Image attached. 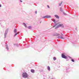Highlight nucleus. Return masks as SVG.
Masks as SVG:
<instances>
[{
	"label": "nucleus",
	"instance_id": "nucleus-1",
	"mask_svg": "<svg viewBox=\"0 0 79 79\" xmlns=\"http://www.w3.org/2000/svg\"><path fill=\"white\" fill-rule=\"evenodd\" d=\"M23 77L27 78L28 77V75L26 73H23L22 74Z\"/></svg>",
	"mask_w": 79,
	"mask_h": 79
},
{
	"label": "nucleus",
	"instance_id": "nucleus-2",
	"mask_svg": "<svg viewBox=\"0 0 79 79\" xmlns=\"http://www.w3.org/2000/svg\"><path fill=\"white\" fill-rule=\"evenodd\" d=\"M62 58H65V59H66V58H67L64 54H62Z\"/></svg>",
	"mask_w": 79,
	"mask_h": 79
},
{
	"label": "nucleus",
	"instance_id": "nucleus-3",
	"mask_svg": "<svg viewBox=\"0 0 79 79\" xmlns=\"http://www.w3.org/2000/svg\"><path fill=\"white\" fill-rule=\"evenodd\" d=\"M64 27V26L63 24H60L57 26V27Z\"/></svg>",
	"mask_w": 79,
	"mask_h": 79
},
{
	"label": "nucleus",
	"instance_id": "nucleus-4",
	"mask_svg": "<svg viewBox=\"0 0 79 79\" xmlns=\"http://www.w3.org/2000/svg\"><path fill=\"white\" fill-rule=\"evenodd\" d=\"M51 18V16H44L43 17V18Z\"/></svg>",
	"mask_w": 79,
	"mask_h": 79
},
{
	"label": "nucleus",
	"instance_id": "nucleus-5",
	"mask_svg": "<svg viewBox=\"0 0 79 79\" xmlns=\"http://www.w3.org/2000/svg\"><path fill=\"white\" fill-rule=\"evenodd\" d=\"M48 70L50 71V66H48Z\"/></svg>",
	"mask_w": 79,
	"mask_h": 79
},
{
	"label": "nucleus",
	"instance_id": "nucleus-6",
	"mask_svg": "<svg viewBox=\"0 0 79 79\" xmlns=\"http://www.w3.org/2000/svg\"><path fill=\"white\" fill-rule=\"evenodd\" d=\"M55 16L56 18H57L58 19H59V17L57 15H55Z\"/></svg>",
	"mask_w": 79,
	"mask_h": 79
},
{
	"label": "nucleus",
	"instance_id": "nucleus-7",
	"mask_svg": "<svg viewBox=\"0 0 79 79\" xmlns=\"http://www.w3.org/2000/svg\"><path fill=\"white\" fill-rule=\"evenodd\" d=\"M16 32H17V30L16 29H15L14 32H15V33H16Z\"/></svg>",
	"mask_w": 79,
	"mask_h": 79
},
{
	"label": "nucleus",
	"instance_id": "nucleus-8",
	"mask_svg": "<svg viewBox=\"0 0 79 79\" xmlns=\"http://www.w3.org/2000/svg\"><path fill=\"white\" fill-rule=\"evenodd\" d=\"M23 24L24 26H25V27H27V25H26V23H23Z\"/></svg>",
	"mask_w": 79,
	"mask_h": 79
},
{
	"label": "nucleus",
	"instance_id": "nucleus-9",
	"mask_svg": "<svg viewBox=\"0 0 79 79\" xmlns=\"http://www.w3.org/2000/svg\"><path fill=\"white\" fill-rule=\"evenodd\" d=\"M31 73H34V70L32 69L31 70Z\"/></svg>",
	"mask_w": 79,
	"mask_h": 79
},
{
	"label": "nucleus",
	"instance_id": "nucleus-10",
	"mask_svg": "<svg viewBox=\"0 0 79 79\" xmlns=\"http://www.w3.org/2000/svg\"><path fill=\"white\" fill-rule=\"evenodd\" d=\"M53 59L54 60H56V57H54L53 58Z\"/></svg>",
	"mask_w": 79,
	"mask_h": 79
},
{
	"label": "nucleus",
	"instance_id": "nucleus-11",
	"mask_svg": "<svg viewBox=\"0 0 79 79\" xmlns=\"http://www.w3.org/2000/svg\"><path fill=\"white\" fill-rule=\"evenodd\" d=\"M28 29H31V27L29 26L28 27Z\"/></svg>",
	"mask_w": 79,
	"mask_h": 79
},
{
	"label": "nucleus",
	"instance_id": "nucleus-12",
	"mask_svg": "<svg viewBox=\"0 0 79 79\" xmlns=\"http://www.w3.org/2000/svg\"><path fill=\"white\" fill-rule=\"evenodd\" d=\"M62 3H63V2H61V3H60L59 4V6H61V4Z\"/></svg>",
	"mask_w": 79,
	"mask_h": 79
},
{
	"label": "nucleus",
	"instance_id": "nucleus-13",
	"mask_svg": "<svg viewBox=\"0 0 79 79\" xmlns=\"http://www.w3.org/2000/svg\"><path fill=\"white\" fill-rule=\"evenodd\" d=\"M18 33H15V35H14V36H16V35H17V34H18Z\"/></svg>",
	"mask_w": 79,
	"mask_h": 79
},
{
	"label": "nucleus",
	"instance_id": "nucleus-14",
	"mask_svg": "<svg viewBox=\"0 0 79 79\" xmlns=\"http://www.w3.org/2000/svg\"><path fill=\"white\" fill-rule=\"evenodd\" d=\"M6 48L7 49V50H8V46H6Z\"/></svg>",
	"mask_w": 79,
	"mask_h": 79
},
{
	"label": "nucleus",
	"instance_id": "nucleus-15",
	"mask_svg": "<svg viewBox=\"0 0 79 79\" xmlns=\"http://www.w3.org/2000/svg\"><path fill=\"white\" fill-rule=\"evenodd\" d=\"M60 38L62 39H63V36H61L60 37Z\"/></svg>",
	"mask_w": 79,
	"mask_h": 79
},
{
	"label": "nucleus",
	"instance_id": "nucleus-16",
	"mask_svg": "<svg viewBox=\"0 0 79 79\" xmlns=\"http://www.w3.org/2000/svg\"><path fill=\"white\" fill-rule=\"evenodd\" d=\"M60 11H61L62 12L63 11V10L61 9V8H60Z\"/></svg>",
	"mask_w": 79,
	"mask_h": 79
},
{
	"label": "nucleus",
	"instance_id": "nucleus-17",
	"mask_svg": "<svg viewBox=\"0 0 79 79\" xmlns=\"http://www.w3.org/2000/svg\"><path fill=\"white\" fill-rule=\"evenodd\" d=\"M72 61L73 62H74V60L73 59L72 60Z\"/></svg>",
	"mask_w": 79,
	"mask_h": 79
},
{
	"label": "nucleus",
	"instance_id": "nucleus-18",
	"mask_svg": "<svg viewBox=\"0 0 79 79\" xmlns=\"http://www.w3.org/2000/svg\"><path fill=\"white\" fill-rule=\"evenodd\" d=\"M47 6L48 8H50V6H48V5H47Z\"/></svg>",
	"mask_w": 79,
	"mask_h": 79
},
{
	"label": "nucleus",
	"instance_id": "nucleus-19",
	"mask_svg": "<svg viewBox=\"0 0 79 79\" xmlns=\"http://www.w3.org/2000/svg\"><path fill=\"white\" fill-rule=\"evenodd\" d=\"M53 22H54V23H56V22H55V20H53Z\"/></svg>",
	"mask_w": 79,
	"mask_h": 79
},
{
	"label": "nucleus",
	"instance_id": "nucleus-20",
	"mask_svg": "<svg viewBox=\"0 0 79 79\" xmlns=\"http://www.w3.org/2000/svg\"><path fill=\"white\" fill-rule=\"evenodd\" d=\"M60 35V34H57L56 35Z\"/></svg>",
	"mask_w": 79,
	"mask_h": 79
},
{
	"label": "nucleus",
	"instance_id": "nucleus-21",
	"mask_svg": "<svg viewBox=\"0 0 79 79\" xmlns=\"http://www.w3.org/2000/svg\"><path fill=\"white\" fill-rule=\"evenodd\" d=\"M57 38H58V39H60V36H59L57 37Z\"/></svg>",
	"mask_w": 79,
	"mask_h": 79
},
{
	"label": "nucleus",
	"instance_id": "nucleus-22",
	"mask_svg": "<svg viewBox=\"0 0 79 79\" xmlns=\"http://www.w3.org/2000/svg\"><path fill=\"white\" fill-rule=\"evenodd\" d=\"M20 2H23V1H21V0H20Z\"/></svg>",
	"mask_w": 79,
	"mask_h": 79
},
{
	"label": "nucleus",
	"instance_id": "nucleus-23",
	"mask_svg": "<svg viewBox=\"0 0 79 79\" xmlns=\"http://www.w3.org/2000/svg\"><path fill=\"white\" fill-rule=\"evenodd\" d=\"M35 14H37V11L35 12Z\"/></svg>",
	"mask_w": 79,
	"mask_h": 79
},
{
	"label": "nucleus",
	"instance_id": "nucleus-24",
	"mask_svg": "<svg viewBox=\"0 0 79 79\" xmlns=\"http://www.w3.org/2000/svg\"><path fill=\"white\" fill-rule=\"evenodd\" d=\"M2 6L1 5V4H0V7H1Z\"/></svg>",
	"mask_w": 79,
	"mask_h": 79
},
{
	"label": "nucleus",
	"instance_id": "nucleus-25",
	"mask_svg": "<svg viewBox=\"0 0 79 79\" xmlns=\"http://www.w3.org/2000/svg\"><path fill=\"white\" fill-rule=\"evenodd\" d=\"M55 27V26H54V27Z\"/></svg>",
	"mask_w": 79,
	"mask_h": 79
},
{
	"label": "nucleus",
	"instance_id": "nucleus-26",
	"mask_svg": "<svg viewBox=\"0 0 79 79\" xmlns=\"http://www.w3.org/2000/svg\"><path fill=\"white\" fill-rule=\"evenodd\" d=\"M64 14V15H65V14Z\"/></svg>",
	"mask_w": 79,
	"mask_h": 79
},
{
	"label": "nucleus",
	"instance_id": "nucleus-27",
	"mask_svg": "<svg viewBox=\"0 0 79 79\" xmlns=\"http://www.w3.org/2000/svg\"><path fill=\"white\" fill-rule=\"evenodd\" d=\"M62 35H63V34H62Z\"/></svg>",
	"mask_w": 79,
	"mask_h": 79
}]
</instances>
